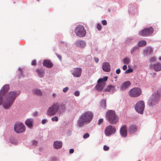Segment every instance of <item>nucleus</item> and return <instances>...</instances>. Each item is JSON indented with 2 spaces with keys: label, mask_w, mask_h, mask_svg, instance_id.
I'll list each match as a JSON object with an SVG mask.
<instances>
[{
  "label": "nucleus",
  "mask_w": 161,
  "mask_h": 161,
  "mask_svg": "<svg viewBox=\"0 0 161 161\" xmlns=\"http://www.w3.org/2000/svg\"><path fill=\"white\" fill-rule=\"evenodd\" d=\"M20 91H12L9 92L7 95L6 101L3 104L5 109L10 107L16 97L19 95Z\"/></svg>",
  "instance_id": "obj_1"
},
{
  "label": "nucleus",
  "mask_w": 161,
  "mask_h": 161,
  "mask_svg": "<svg viewBox=\"0 0 161 161\" xmlns=\"http://www.w3.org/2000/svg\"><path fill=\"white\" fill-rule=\"evenodd\" d=\"M93 117L92 113L90 111H87L82 114L79 117L77 122L78 127H81L86 123H89L92 119Z\"/></svg>",
  "instance_id": "obj_2"
},
{
  "label": "nucleus",
  "mask_w": 161,
  "mask_h": 161,
  "mask_svg": "<svg viewBox=\"0 0 161 161\" xmlns=\"http://www.w3.org/2000/svg\"><path fill=\"white\" fill-rule=\"evenodd\" d=\"M107 120L109 123L112 125H115L119 121V117L114 111L109 110L107 111L105 114Z\"/></svg>",
  "instance_id": "obj_3"
},
{
  "label": "nucleus",
  "mask_w": 161,
  "mask_h": 161,
  "mask_svg": "<svg viewBox=\"0 0 161 161\" xmlns=\"http://www.w3.org/2000/svg\"><path fill=\"white\" fill-rule=\"evenodd\" d=\"M160 94L158 91L154 92L150 97L148 101V104L151 107H153L157 104L160 98Z\"/></svg>",
  "instance_id": "obj_4"
},
{
  "label": "nucleus",
  "mask_w": 161,
  "mask_h": 161,
  "mask_svg": "<svg viewBox=\"0 0 161 161\" xmlns=\"http://www.w3.org/2000/svg\"><path fill=\"white\" fill-rule=\"evenodd\" d=\"M59 107L58 103H54L48 109L47 112V114L50 116L55 115L58 112Z\"/></svg>",
  "instance_id": "obj_5"
},
{
  "label": "nucleus",
  "mask_w": 161,
  "mask_h": 161,
  "mask_svg": "<svg viewBox=\"0 0 161 161\" xmlns=\"http://www.w3.org/2000/svg\"><path fill=\"white\" fill-rule=\"evenodd\" d=\"M76 36L80 37H84L86 33L84 27L82 25H77L75 30Z\"/></svg>",
  "instance_id": "obj_6"
},
{
  "label": "nucleus",
  "mask_w": 161,
  "mask_h": 161,
  "mask_svg": "<svg viewBox=\"0 0 161 161\" xmlns=\"http://www.w3.org/2000/svg\"><path fill=\"white\" fill-rule=\"evenodd\" d=\"M14 130L17 133H22L25 131V127L22 122H16L14 125Z\"/></svg>",
  "instance_id": "obj_7"
},
{
  "label": "nucleus",
  "mask_w": 161,
  "mask_h": 161,
  "mask_svg": "<svg viewBox=\"0 0 161 161\" xmlns=\"http://www.w3.org/2000/svg\"><path fill=\"white\" fill-rule=\"evenodd\" d=\"M145 107V103L143 101L141 100L138 102L136 104L135 109L139 114H142Z\"/></svg>",
  "instance_id": "obj_8"
},
{
  "label": "nucleus",
  "mask_w": 161,
  "mask_h": 161,
  "mask_svg": "<svg viewBox=\"0 0 161 161\" xmlns=\"http://www.w3.org/2000/svg\"><path fill=\"white\" fill-rule=\"evenodd\" d=\"M8 84L4 85L0 90V105L3 103V97L8 92L10 87Z\"/></svg>",
  "instance_id": "obj_9"
},
{
  "label": "nucleus",
  "mask_w": 161,
  "mask_h": 161,
  "mask_svg": "<svg viewBox=\"0 0 161 161\" xmlns=\"http://www.w3.org/2000/svg\"><path fill=\"white\" fill-rule=\"evenodd\" d=\"M142 93L141 89L139 87H134L130 90V95L132 97H137L140 96Z\"/></svg>",
  "instance_id": "obj_10"
},
{
  "label": "nucleus",
  "mask_w": 161,
  "mask_h": 161,
  "mask_svg": "<svg viewBox=\"0 0 161 161\" xmlns=\"http://www.w3.org/2000/svg\"><path fill=\"white\" fill-rule=\"evenodd\" d=\"M153 29L152 27L145 28L142 30L139 33L141 36L146 37L152 35L153 32Z\"/></svg>",
  "instance_id": "obj_11"
},
{
  "label": "nucleus",
  "mask_w": 161,
  "mask_h": 161,
  "mask_svg": "<svg viewBox=\"0 0 161 161\" xmlns=\"http://www.w3.org/2000/svg\"><path fill=\"white\" fill-rule=\"evenodd\" d=\"M116 131L115 128L114 126L110 125L105 128L104 133L106 136H109L114 134Z\"/></svg>",
  "instance_id": "obj_12"
},
{
  "label": "nucleus",
  "mask_w": 161,
  "mask_h": 161,
  "mask_svg": "<svg viewBox=\"0 0 161 161\" xmlns=\"http://www.w3.org/2000/svg\"><path fill=\"white\" fill-rule=\"evenodd\" d=\"M82 71L81 68L77 67L74 68L73 70H71V72L74 77H79L81 76Z\"/></svg>",
  "instance_id": "obj_13"
},
{
  "label": "nucleus",
  "mask_w": 161,
  "mask_h": 161,
  "mask_svg": "<svg viewBox=\"0 0 161 161\" xmlns=\"http://www.w3.org/2000/svg\"><path fill=\"white\" fill-rule=\"evenodd\" d=\"M120 133L122 137H126L127 135V130L126 125H124L121 127L120 130Z\"/></svg>",
  "instance_id": "obj_14"
},
{
  "label": "nucleus",
  "mask_w": 161,
  "mask_h": 161,
  "mask_svg": "<svg viewBox=\"0 0 161 161\" xmlns=\"http://www.w3.org/2000/svg\"><path fill=\"white\" fill-rule=\"evenodd\" d=\"M138 130V127L135 125H132L128 128V132L129 134H132L136 133Z\"/></svg>",
  "instance_id": "obj_15"
},
{
  "label": "nucleus",
  "mask_w": 161,
  "mask_h": 161,
  "mask_svg": "<svg viewBox=\"0 0 161 161\" xmlns=\"http://www.w3.org/2000/svg\"><path fill=\"white\" fill-rule=\"evenodd\" d=\"M75 44L76 47L81 48H84L86 45V42L83 40H77L75 42Z\"/></svg>",
  "instance_id": "obj_16"
},
{
  "label": "nucleus",
  "mask_w": 161,
  "mask_h": 161,
  "mask_svg": "<svg viewBox=\"0 0 161 161\" xmlns=\"http://www.w3.org/2000/svg\"><path fill=\"white\" fill-rule=\"evenodd\" d=\"M34 120L32 118H29L25 121V124L30 129H32L33 126Z\"/></svg>",
  "instance_id": "obj_17"
},
{
  "label": "nucleus",
  "mask_w": 161,
  "mask_h": 161,
  "mask_svg": "<svg viewBox=\"0 0 161 161\" xmlns=\"http://www.w3.org/2000/svg\"><path fill=\"white\" fill-rule=\"evenodd\" d=\"M42 64L44 66L48 68H51L53 65L51 61L49 59L44 60Z\"/></svg>",
  "instance_id": "obj_18"
},
{
  "label": "nucleus",
  "mask_w": 161,
  "mask_h": 161,
  "mask_svg": "<svg viewBox=\"0 0 161 161\" xmlns=\"http://www.w3.org/2000/svg\"><path fill=\"white\" fill-rule=\"evenodd\" d=\"M102 69L105 72H109L111 69L109 63L107 62L103 63L102 64Z\"/></svg>",
  "instance_id": "obj_19"
},
{
  "label": "nucleus",
  "mask_w": 161,
  "mask_h": 161,
  "mask_svg": "<svg viewBox=\"0 0 161 161\" xmlns=\"http://www.w3.org/2000/svg\"><path fill=\"white\" fill-rule=\"evenodd\" d=\"M131 85L130 82L129 80H127L123 83L120 88L121 91H123L127 89Z\"/></svg>",
  "instance_id": "obj_20"
},
{
  "label": "nucleus",
  "mask_w": 161,
  "mask_h": 161,
  "mask_svg": "<svg viewBox=\"0 0 161 161\" xmlns=\"http://www.w3.org/2000/svg\"><path fill=\"white\" fill-rule=\"evenodd\" d=\"M151 67L156 71H159L161 70V64L157 62L151 65Z\"/></svg>",
  "instance_id": "obj_21"
},
{
  "label": "nucleus",
  "mask_w": 161,
  "mask_h": 161,
  "mask_svg": "<svg viewBox=\"0 0 161 161\" xmlns=\"http://www.w3.org/2000/svg\"><path fill=\"white\" fill-rule=\"evenodd\" d=\"M98 83L95 86V89L96 90L101 92L103 88L104 87L105 85L103 83H102L98 81H97Z\"/></svg>",
  "instance_id": "obj_22"
},
{
  "label": "nucleus",
  "mask_w": 161,
  "mask_h": 161,
  "mask_svg": "<svg viewBox=\"0 0 161 161\" xmlns=\"http://www.w3.org/2000/svg\"><path fill=\"white\" fill-rule=\"evenodd\" d=\"M153 51V49L149 47H147L143 50V53L145 55H148L151 54Z\"/></svg>",
  "instance_id": "obj_23"
},
{
  "label": "nucleus",
  "mask_w": 161,
  "mask_h": 161,
  "mask_svg": "<svg viewBox=\"0 0 161 161\" xmlns=\"http://www.w3.org/2000/svg\"><path fill=\"white\" fill-rule=\"evenodd\" d=\"M39 77L42 78L44 77L45 74V70L43 69H36V70Z\"/></svg>",
  "instance_id": "obj_24"
},
{
  "label": "nucleus",
  "mask_w": 161,
  "mask_h": 161,
  "mask_svg": "<svg viewBox=\"0 0 161 161\" xmlns=\"http://www.w3.org/2000/svg\"><path fill=\"white\" fill-rule=\"evenodd\" d=\"M62 145V142L61 141H54L53 144V147L56 149L61 148Z\"/></svg>",
  "instance_id": "obj_25"
},
{
  "label": "nucleus",
  "mask_w": 161,
  "mask_h": 161,
  "mask_svg": "<svg viewBox=\"0 0 161 161\" xmlns=\"http://www.w3.org/2000/svg\"><path fill=\"white\" fill-rule=\"evenodd\" d=\"M114 90V87L111 85L108 86L107 87L104 89V92H113Z\"/></svg>",
  "instance_id": "obj_26"
},
{
  "label": "nucleus",
  "mask_w": 161,
  "mask_h": 161,
  "mask_svg": "<svg viewBox=\"0 0 161 161\" xmlns=\"http://www.w3.org/2000/svg\"><path fill=\"white\" fill-rule=\"evenodd\" d=\"M100 107L101 108L104 110L106 108V99H102L100 103Z\"/></svg>",
  "instance_id": "obj_27"
},
{
  "label": "nucleus",
  "mask_w": 161,
  "mask_h": 161,
  "mask_svg": "<svg viewBox=\"0 0 161 161\" xmlns=\"http://www.w3.org/2000/svg\"><path fill=\"white\" fill-rule=\"evenodd\" d=\"M139 50V47L137 45L134 46L130 50V53L131 54L134 55L135 53Z\"/></svg>",
  "instance_id": "obj_28"
},
{
  "label": "nucleus",
  "mask_w": 161,
  "mask_h": 161,
  "mask_svg": "<svg viewBox=\"0 0 161 161\" xmlns=\"http://www.w3.org/2000/svg\"><path fill=\"white\" fill-rule=\"evenodd\" d=\"M147 44V42L145 40H141L139 41L137 45L138 47H143L145 46Z\"/></svg>",
  "instance_id": "obj_29"
},
{
  "label": "nucleus",
  "mask_w": 161,
  "mask_h": 161,
  "mask_svg": "<svg viewBox=\"0 0 161 161\" xmlns=\"http://www.w3.org/2000/svg\"><path fill=\"white\" fill-rule=\"evenodd\" d=\"M108 79V77L107 76H104L103 78H100L99 79L98 81L102 82L103 83H104V84L105 85V82Z\"/></svg>",
  "instance_id": "obj_30"
},
{
  "label": "nucleus",
  "mask_w": 161,
  "mask_h": 161,
  "mask_svg": "<svg viewBox=\"0 0 161 161\" xmlns=\"http://www.w3.org/2000/svg\"><path fill=\"white\" fill-rule=\"evenodd\" d=\"M34 92L35 94L38 96L42 95V92L38 89L34 90Z\"/></svg>",
  "instance_id": "obj_31"
},
{
  "label": "nucleus",
  "mask_w": 161,
  "mask_h": 161,
  "mask_svg": "<svg viewBox=\"0 0 161 161\" xmlns=\"http://www.w3.org/2000/svg\"><path fill=\"white\" fill-rule=\"evenodd\" d=\"M10 141L11 143L14 145H17L18 144V142L17 140L15 139L14 138H11L10 139Z\"/></svg>",
  "instance_id": "obj_32"
},
{
  "label": "nucleus",
  "mask_w": 161,
  "mask_h": 161,
  "mask_svg": "<svg viewBox=\"0 0 161 161\" xmlns=\"http://www.w3.org/2000/svg\"><path fill=\"white\" fill-rule=\"evenodd\" d=\"M136 10V7L132 5H130L129 7L128 11L132 13L134 11H135Z\"/></svg>",
  "instance_id": "obj_33"
},
{
  "label": "nucleus",
  "mask_w": 161,
  "mask_h": 161,
  "mask_svg": "<svg viewBox=\"0 0 161 161\" xmlns=\"http://www.w3.org/2000/svg\"><path fill=\"white\" fill-rule=\"evenodd\" d=\"M130 59L128 58H125L123 60V62L125 64H128L130 63Z\"/></svg>",
  "instance_id": "obj_34"
},
{
  "label": "nucleus",
  "mask_w": 161,
  "mask_h": 161,
  "mask_svg": "<svg viewBox=\"0 0 161 161\" xmlns=\"http://www.w3.org/2000/svg\"><path fill=\"white\" fill-rule=\"evenodd\" d=\"M133 39L131 37H129L127 38L125 41V42L128 44H130L131 43V41Z\"/></svg>",
  "instance_id": "obj_35"
},
{
  "label": "nucleus",
  "mask_w": 161,
  "mask_h": 161,
  "mask_svg": "<svg viewBox=\"0 0 161 161\" xmlns=\"http://www.w3.org/2000/svg\"><path fill=\"white\" fill-rule=\"evenodd\" d=\"M133 69H131V68L129 67V68L126 70L125 71V74H129V73H130L132 72L133 71Z\"/></svg>",
  "instance_id": "obj_36"
},
{
  "label": "nucleus",
  "mask_w": 161,
  "mask_h": 161,
  "mask_svg": "<svg viewBox=\"0 0 161 161\" xmlns=\"http://www.w3.org/2000/svg\"><path fill=\"white\" fill-rule=\"evenodd\" d=\"M51 120L53 121H55L56 122H57L58 121V119L57 116H55L54 117L52 118Z\"/></svg>",
  "instance_id": "obj_37"
},
{
  "label": "nucleus",
  "mask_w": 161,
  "mask_h": 161,
  "mask_svg": "<svg viewBox=\"0 0 161 161\" xmlns=\"http://www.w3.org/2000/svg\"><path fill=\"white\" fill-rule=\"evenodd\" d=\"M103 119L101 118L100 119L98 120V122L97 123V125H100L102 124L103 122Z\"/></svg>",
  "instance_id": "obj_38"
},
{
  "label": "nucleus",
  "mask_w": 161,
  "mask_h": 161,
  "mask_svg": "<svg viewBox=\"0 0 161 161\" xmlns=\"http://www.w3.org/2000/svg\"><path fill=\"white\" fill-rule=\"evenodd\" d=\"M74 95L76 97H78L80 95V92L78 91H75L74 93Z\"/></svg>",
  "instance_id": "obj_39"
},
{
  "label": "nucleus",
  "mask_w": 161,
  "mask_h": 161,
  "mask_svg": "<svg viewBox=\"0 0 161 161\" xmlns=\"http://www.w3.org/2000/svg\"><path fill=\"white\" fill-rule=\"evenodd\" d=\"M97 28L98 30L100 31L101 30V26L100 24H97Z\"/></svg>",
  "instance_id": "obj_40"
},
{
  "label": "nucleus",
  "mask_w": 161,
  "mask_h": 161,
  "mask_svg": "<svg viewBox=\"0 0 161 161\" xmlns=\"http://www.w3.org/2000/svg\"><path fill=\"white\" fill-rule=\"evenodd\" d=\"M89 136V135L88 133L85 134L83 136V138L84 139H86Z\"/></svg>",
  "instance_id": "obj_41"
},
{
  "label": "nucleus",
  "mask_w": 161,
  "mask_h": 161,
  "mask_svg": "<svg viewBox=\"0 0 161 161\" xmlns=\"http://www.w3.org/2000/svg\"><path fill=\"white\" fill-rule=\"evenodd\" d=\"M57 158L54 157H53L50 158L48 161H56Z\"/></svg>",
  "instance_id": "obj_42"
},
{
  "label": "nucleus",
  "mask_w": 161,
  "mask_h": 161,
  "mask_svg": "<svg viewBox=\"0 0 161 161\" xmlns=\"http://www.w3.org/2000/svg\"><path fill=\"white\" fill-rule=\"evenodd\" d=\"M60 109L63 111H64L65 110V106L64 104H62L60 106Z\"/></svg>",
  "instance_id": "obj_43"
},
{
  "label": "nucleus",
  "mask_w": 161,
  "mask_h": 161,
  "mask_svg": "<svg viewBox=\"0 0 161 161\" xmlns=\"http://www.w3.org/2000/svg\"><path fill=\"white\" fill-rule=\"evenodd\" d=\"M103 149L104 151H108L109 149V147L108 146L105 145L103 146Z\"/></svg>",
  "instance_id": "obj_44"
},
{
  "label": "nucleus",
  "mask_w": 161,
  "mask_h": 161,
  "mask_svg": "<svg viewBox=\"0 0 161 161\" xmlns=\"http://www.w3.org/2000/svg\"><path fill=\"white\" fill-rule=\"evenodd\" d=\"M102 25H105L107 24V21L106 20H102L101 21Z\"/></svg>",
  "instance_id": "obj_45"
},
{
  "label": "nucleus",
  "mask_w": 161,
  "mask_h": 161,
  "mask_svg": "<svg viewBox=\"0 0 161 161\" xmlns=\"http://www.w3.org/2000/svg\"><path fill=\"white\" fill-rule=\"evenodd\" d=\"M31 65L33 66L36 65V60H33L31 62Z\"/></svg>",
  "instance_id": "obj_46"
},
{
  "label": "nucleus",
  "mask_w": 161,
  "mask_h": 161,
  "mask_svg": "<svg viewBox=\"0 0 161 161\" xmlns=\"http://www.w3.org/2000/svg\"><path fill=\"white\" fill-rule=\"evenodd\" d=\"M69 89V88L68 87H66L63 89V92L65 93Z\"/></svg>",
  "instance_id": "obj_47"
},
{
  "label": "nucleus",
  "mask_w": 161,
  "mask_h": 161,
  "mask_svg": "<svg viewBox=\"0 0 161 161\" xmlns=\"http://www.w3.org/2000/svg\"><path fill=\"white\" fill-rule=\"evenodd\" d=\"M48 120L47 119H43L42 120L41 123L42 124H44Z\"/></svg>",
  "instance_id": "obj_48"
},
{
  "label": "nucleus",
  "mask_w": 161,
  "mask_h": 161,
  "mask_svg": "<svg viewBox=\"0 0 161 161\" xmlns=\"http://www.w3.org/2000/svg\"><path fill=\"white\" fill-rule=\"evenodd\" d=\"M55 54L57 57L60 60H61L62 59V57L61 55H60L58 54L57 53H55Z\"/></svg>",
  "instance_id": "obj_49"
},
{
  "label": "nucleus",
  "mask_w": 161,
  "mask_h": 161,
  "mask_svg": "<svg viewBox=\"0 0 161 161\" xmlns=\"http://www.w3.org/2000/svg\"><path fill=\"white\" fill-rule=\"evenodd\" d=\"M37 143V141L35 140H33L32 142V144L36 146Z\"/></svg>",
  "instance_id": "obj_50"
},
{
  "label": "nucleus",
  "mask_w": 161,
  "mask_h": 161,
  "mask_svg": "<svg viewBox=\"0 0 161 161\" xmlns=\"http://www.w3.org/2000/svg\"><path fill=\"white\" fill-rule=\"evenodd\" d=\"M155 60L156 58L155 57H153L150 58V62H152L154 61Z\"/></svg>",
  "instance_id": "obj_51"
},
{
  "label": "nucleus",
  "mask_w": 161,
  "mask_h": 161,
  "mask_svg": "<svg viewBox=\"0 0 161 161\" xmlns=\"http://www.w3.org/2000/svg\"><path fill=\"white\" fill-rule=\"evenodd\" d=\"M120 70L119 68L117 69L116 71V73L117 74H119L120 73Z\"/></svg>",
  "instance_id": "obj_52"
},
{
  "label": "nucleus",
  "mask_w": 161,
  "mask_h": 161,
  "mask_svg": "<svg viewBox=\"0 0 161 161\" xmlns=\"http://www.w3.org/2000/svg\"><path fill=\"white\" fill-rule=\"evenodd\" d=\"M94 60L96 63H97L99 61V59L98 58L95 57L94 58Z\"/></svg>",
  "instance_id": "obj_53"
},
{
  "label": "nucleus",
  "mask_w": 161,
  "mask_h": 161,
  "mask_svg": "<svg viewBox=\"0 0 161 161\" xmlns=\"http://www.w3.org/2000/svg\"><path fill=\"white\" fill-rule=\"evenodd\" d=\"M123 70H126L127 69V66L126 65H124L122 67Z\"/></svg>",
  "instance_id": "obj_54"
},
{
  "label": "nucleus",
  "mask_w": 161,
  "mask_h": 161,
  "mask_svg": "<svg viewBox=\"0 0 161 161\" xmlns=\"http://www.w3.org/2000/svg\"><path fill=\"white\" fill-rule=\"evenodd\" d=\"M74 152V150L73 149H71L69 150V153L70 154H71L73 153Z\"/></svg>",
  "instance_id": "obj_55"
},
{
  "label": "nucleus",
  "mask_w": 161,
  "mask_h": 161,
  "mask_svg": "<svg viewBox=\"0 0 161 161\" xmlns=\"http://www.w3.org/2000/svg\"><path fill=\"white\" fill-rule=\"evenodd\" d=\"M20 75L21 76H23V74L22 71H20Z\"/></svg>",
  "instance_id": "obj_56"
},
{
  "label": "nucleus",
  "mask_w": 161,
  "mask_h": 161,
  "mask_svg": "<svg viewBox=\"0 0 161 161\" xmlns=\"http://www.w3.org/2000/svg\"><path fill=\"white\" fill-rule=\"evenodd\" d=\"M37 113L36 112H34L33 113V116H36L37 115Z\"/></svg>",
  "instance_id": "obj_57"
},
{
  "label": "nucleus",
  "mask_w": 161,
  "mask_h": 161,
  "mask_svg": "<svg viewBox=\"0 0 161 161\" xmlns=\"http://www.w3.org/2000/svg\"><path fill=\"white\" fill-rule=\"evenodd\" d=\"M52 96L53 97H55L56 96V95L55 93H53Z\"/></svg>",
  "instance_id": "obj_58"
},
{
  "label": "nucleus",
  "mask_w": 161,
  "mask_h": 161,
  "mask_svg": "<svg viewBox=\"0 0 161 161\" xmlns=\"http://www.w3.org/2000/svg\"><path fill=\"white\" fill-rule=\"evenodd\" d=\"M18 70H19L20 72L21 71H22V69L21 68H18Z\"/></svg>",
  "instance_id": "obj_59"
},
{
  "label": "nucleus",
  "mask_w": 161,
  "mask_h": 161,
  "mask_svg": "<svg viewBox=\"0 0 161 161\" xmlns=\"http://www.w3.org/2000/svg\"><path fill=\"white\" fill-rule=\"evenodd\" d=\"M159 59L160 60H161V57H160L159 58Z\"/></svg>",
  "instance_id": "obj_60"
},
{
  "label": "nucleus",
  "mask_w": 161,
  "mask_h": 161,
  "mask_svg": "<svg viewBox=\"0 0 161 161\" xmlns=\"http://www.w3.org/2000/svg\"><path fill=\"white\" fill-rule=\"evenodd\" d=\"M117 76H115V77H114V78L116 79V78H117Z\"/></svg>",
  "instance_id": "obj_61"
},
{
  "label": "nucleus",
  "mask_w": 161,
  "mask_h": 161,
  "mask_svg": "<svg viewBox=\"0 0 161 161\" xmlns=\"http://www.w3.org/2000/svg\"><path fill=\"white\" fill-rule=\"evenodd\" d=\"M154 75H156V73H155L154 74Z\"/></svg>",
  "instance_id": "obj_62"
},
{
  "label": "nucleus",
  "mask_w": 161,
  "mask_h": 161,
  "mask_svg": "<svg viewBox=\"0 0 161 161\" xmlns=\"http://www.w3.org/2000/svg\"><path fill=\"white\" fill-rule=\"evenodd\" d=\"M108 11H110V10H108Z\"/></svg>",
  "instance_id": "obj_63"
}]
</instances>
